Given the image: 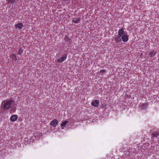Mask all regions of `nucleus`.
Instances as JSON below:
<instances>
[{"label": "nucleus", "mask_w": 159, "mask_h": 159, "mask_svg": "<svg viewBox=\"0 0 159 159\" xmlns=\"http://www.w3.org/2000/svg\"><path fill=\"white\" fill-rule=\"evenodd\" d=\"M69 121H68L66 120L62 122L61 125V129H63L65 127L67 124L68 123Z\"/></svg>", "instance_id": "obj_6"}, {"label": "nucleus", "mask_w": 159, "mask_h": 159, "mask_svg": "<svg viewBox=\"0 0 159 159\" xmlns=\"http://www.w3.org/2000/svg\"><path fill=\"white\" fill-rule=\"evenodd\" d=\"M159 135V133L157 131H155L152 134V135L153 137H157Z\"/></svg>", "instance_id": "obj_10"}, {"label": "nucleus", "mask_w": 159, "mask_h": 159, "mask_svg": "<svg viewBox=\"0 0 159 159\" xmlns=\"http://www.w3.org/2000/svg\"><path fill=\"white\" fill-rule=\"evenodd\" d=\"M34 135L35 137H39L41 135V133L40 132H39L38 134H37L36 133H34Z\"/></svg>", "instance_id": "obj_13"}, {"label": "nucleus", "mask_w": 159, "mask_h": 159, "mask_svg": "<svg viewBox=\"0 0 159 159\" xmlns=\"http://www.w3.org/2000/svg\"><path fill=\"white\" fill-rule=\"evenodd\" d=\"M13 103V101L12 99H6L2 102V106L3 109L7 110L10 108Z\"/></svg>", "instance_id": "obj_2"}, {"label": "nucleus", "mask_w": 159, "mask_h": 159, "mask_svg": "<svg viewBox=\"0 0 159 159\" xmlns=\"http://www.w3.org/2000/svg\"><path fill=\"white\" fill-rule=\"evenodd\" d=\"M23 26V25L21 23H19L18 24H17L15 25V27L16 28H18L19 29H21L22 26Z\"/></svg>", "instance_id": "obj_9"}, {"label": "nucleus", "mask_w": 159, "mask_h": 159, "mask_svg": "<svg viewBox=\"0 0 159 159\" xmlns=\"http://www.w3.org/2000/svg\"><path fill=\"white\" fill-rule=\"evenodd\" d=\"M115 40L116 43H120L122 41L124 42H127L128 38L127 33L124 31L123 29H120L118 31V34L115 37Z\"/></svg>", "instance_id": "obj_1"}, {"label": "nucleus", "mask_w": 159, "mask_h": 159, "mask_svg": "<svg viewBox=\"0 0 159 159\" xmlns=\"http://www.w3.org/2000/svg\"><path fill=\"white\" fill-rule=\"evenodd\" d=\"M105 70H101L100 71V72L102 73H103L105 72Z\"/></svg>", "instance_id": "obj_17"}, {"label": "nucleus", "mask_w": 159, "mask_h": 159, "mask_svg": "<svg viewBox=\"0 0 159 159\" xmlns=\"http://www.w3.org/2000/svg\"><path fill=\"white\" fill-rule=\"evenodd\" d=\"M65 39L66 41H68L69 39L67 37V36H66L65 37Z\"/></svg>", "instance_id": "obj_16"}, {"label": "nucleus", "mask_w": 159, "mask_h": 159, "mask_svg": "<svg viewBox=\"0 0 159 159\" xmlns=\"http://www.w3.org/2000/svg\"><path fill=\"white\" fill-rule=\"evenodd\" d=\"M23 52V49L22 48H20L19 50V51H18V54L19 55L21 54Z\"/></svg>", "instance_id": "obj_15"}, {"label": "nucleus", "mask_w": 159, "mask_h": 159, "mask_svg": "<svg viewBox=\"0 0 159 159\" xmlns=\"http://www.w3.org/2000/svg\"><path fill=\"white\" fill-rule=\"evenodd\" d=\"M149 54L150 56L152 57H153L155 55L156 52L155 51H150L149 52Z\"/></svg>", "instance_id": "obj_11"}, {"label": "nucleus", "mask_w": 159, "mask_h": 159, "mask_svg": "<svg viewBox=\"0 0 159 159\" xmlns=\"http://www.w3.org/2000/svg\"><path fill=\"white\" fill-rule=\"evenodd\" d=\"M67 57V55L65 54H64L63 55L62 57L59 58L57 60V61L58 63H60L64 61Z\"/></svg>", "instance_id": "obj_3"}, {"label": "nucleus", "mask_w": 159, "mask_h": 159, "mask_svg": "<svg viewBox=\"0 0 159 159\" xmlns=\"http://www.w3.org/2000/svg\"><path fill=\"white\" fill-rule=\"evenodd\" d=\"M18 118V116L15 115H13L10 117V120L11 121H15Z\"/></svg>", "instance_id": "obj_7"}, {"label": "nucleus", "mask_w": 159, "mask_h": 159, "mask_svg": "<svg viewBox=\"0 0 159 159\" xmlns=\"http://www.w3.org/2000/svg\"><path fill=\"white\" fill-rule=\"evenodd\" d=\"M58 123V122L57 120V119H55L51 122L50 125H51L52 126L55 127L57 125Z\"/></svg>", "instance_id": "obj_4"}, {"label": "nucleus", "mask_w": 159, "mask_h": 159, "mask_svg": "<svg viewBox=\"0 0 159 159\" xmlns=\"http://www.w3.org/2000/svg\"><path fill=\"white\" fill-rule=\"evenodd\" d=\"M16 0H8L9 3H14L16 2Z\"/></svg>", "instance_id": "obj_14"}, {"label": "nucleus", "mask_w": 159, "mask_h": 159, "mask_svg": "<svg viewBox=\"0 0 159 159\" xmlns=\"http://www.w3.org/2000/svg\"><path fill=\"white\" fill-rule=\"evenodd\" d=\"M91 104L93 106L97 107L99 105V102L97 100H94L92 101Z\"/></svg>", "instance_id": "obj_5"}, {"label": "nucleus", "mask_w": 159, "mask_h": 159, "mask_svg": "<svg viewBox=\"0 0 159 159\" xmlns=\"http://www.w3.org/2000/svg\"><path fill=\"white\" fill-rule=\"evenodd\" d=\"M80 20L79 18H78L75 19H74L72 21L73 22L75 23H78Z\"/></svg>", "instance_id": "obj_12"}, {"label": "nucleus", "mask_w": 159, "mask_h": 159, "mask_svg": "<svg viewBox=\"0 0 159 159\" xmlns=\"http://www.w3.org/2000/svg\"><path fill=\"white\" fill-rule=\"evenodd\" d=\"M10 58L12 59V60L14 61H17V58L15 55L12 54L10 55Z\"/></svg>", "instance_id": "obj_8"}]
</instances>
